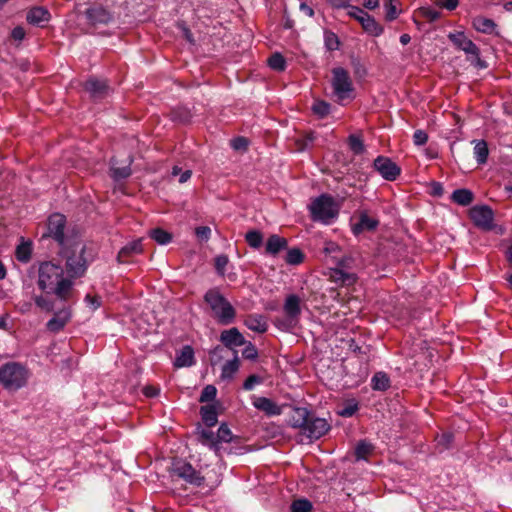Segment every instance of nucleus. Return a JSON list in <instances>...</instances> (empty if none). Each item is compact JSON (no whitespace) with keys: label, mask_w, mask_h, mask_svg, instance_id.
<instances>
[{"label":"nucleus","mask_w":512,"mask_h":512,"mask_svg":"<svg viewBox=\"0 0 512 512\" xmlns=\"http://www.w3.org/2000/svg\"><path fill=\"white\" fill-rule=\"evenodd\" d=\"M38 286L53 293L61 301H69L74 295V282L64 276L63 268L53 262H43L39 267Z\"/></svg>","instance_id":"f257e3e1"},{"label":"nucleus","mask_w":512,"mask_h":512,"mask_svg":"<svg viewBox=\"0 0 512 512\" xmlns=\"http://www.w3.org/2000/svg\"><path fill=\"white\" fill-rule=\"evenodd\" d=\"M85 246L80 240H73L72 243L64 245L60 254L66 260L67 278L73 279L82 277L87 270V261L84 258Z\"/></svg>","instance_id":"f03ea898"},{"label":"nucleus","mask_w":512,"mask_h":512,"mask_svg":"<svg viewBox=\"0 0 512 512\" xmlns=\"http://www.w3.org/2000/svg\"><path fill=\"white\" fill-rule=\"evenodd\" d=\"M30 373L28 368L16 361L0 366V385L7 391H17L26 386Z\"/></svg>","instance_id":"7ed1b4c3"},{"label":"nucleus","mask_w":512,"mask_h":512,"mask_svg":"<svg viewBox=\"0 0 512 512\" xmlns=\"http://www.w3.org/2000/svg\"><path fill=\"white\" fill-rule=\"evenodd\" d=\"M205 302L213 312V316L222 325L231 324L236 316V311L231 303L217 289H210L205 293Z\"/></svg>","instance_id":"20e7f679"},{"label":"nucleus","mask_w":512,"mask_h":512,"mask_svg":"<svg viewBox=\"0 0 512 512\" xmlns=\"http://www.w3.org/2000/svg\"><path fill=\"white\" fill-rule=\"evenodd\" d=\"M283 312L284 316L276 317L274 324L281 331H292L300 321L302 312L300 297L295 294L288 295L283 305Z\"/></svg>","instance_id":"39448f33"},{"label":"nucleus","mask_w":512,"mask_h":512,"mask_svg":"<svg viewBox=\"0 0 512 512\" xmlns=\"http://www.w3.org/2000/svg\"><path fill=\"white\" fill-rule=\"evenodd\" d=\"M311 218L323 224L332 223L337 215L338 208L332 197L323 194L315 198L309 205Z\"/></svg>","instance_id":"423d86ee"},{"label":"nucleus","mask_w":512,"mask_h":512,"mask_svg":"<svg viewBox=\"0 0 512 512\" xmlns=\"http://www.w3.org/2000/svg\"><path fill=\"white\" fill-rule=\"evenodd\" d=\"M336 267L331 269L330 278L333 282L341 285H352L357 280V275L354 272L357 267L356 259L352 255L337 258L335 261Z\"/></svg>","instance_id":"0eeeda50"},{"label":"nucleus","mask_w":512,"mask_h":512,"mask_svg":"<svg viewBox=\"0 0 512 512\" xmlns=\"http://www.w3.org/2000/svg\"><path fill=\"white\" fill-rule=\"evenodd\" d=\"M331 85L338 102L351 99L354 91L350 74L342 67L332 69Z\"/></svg>","instance_id":"6e6552de"},{"label":"nucleus","mask_w":512,"mask_h":512,"mask_svg":"<svg viewBox=\"0 0 512 512\" xmlns=\"http://www.w3.org/2000/svg\"><path fill=\"white\" fill-rule=\"evenodd\" d=\"M172 475L183 479L188 484L196 487L204 483V477L194 467L183 460L174 461L172 464Z\"/></svg>","instance_id":"1a4fd4ad"},{"label":"nucleus","mask_w":512,"mask_h":512,"mask_svg":"<svg viewBox=\"0 0 512 512\" xmlns=\"http://www.w3.org/2000/svg\"><path fill=\"white\" fill-rule=\"evenodd\" d=\"M348 14L356 19L362 25L363 29L373 35L379 36L383 33V27L379 25L375 19L367 12L357 6H350Z\"/></svg>","instance_id":"9d476101"},{"label":"nucleus","mask_w":512,"mask_h":512,"mask_svg":"<svg viewBox=\"0 0 512 512\" xmlns=\"http://www.w3.org/2000/svg\"><path fill=\"white\" fill-rule=\"evenodd\" d=\"M65 228V217L62 214H53L49 217L48 220V232L51 237H53L59 245L64 247V245H68L73 242V240H79L78 238H68L64 234Z\"/></svg>","instance_id":"9b49d317"},{"label":"nucleus","mask_w":512,"mask_h":512,"mask_svg":"<svg viewBox=\"0 0 512 512\" xmlns=\"http://www.w3.org/2000/svg\"><path fill=\"white\" fill-rule=\"evenodd\" d=\"M373 168L387 181H394L401 174V168L386 156H378L373 162Z\"/></svg>","instance_id":"f8f14e48"},{"label":"nucleus","mask_w":512,"mask_h":512,"mask_svg":"<svg viewBox=\"0 0 512 512\" xmlns=\"http://www.w3.org/2000/svg\"><path fill=\"white\" fill-rule=\"evenodd\" d=\"M470 217L473 223L484 231H490L494 228V213L488 206H474L470 210Z\"/></svg>","instance_id":"ddd939ff"},{"label":"nucleus","mask_w":512,"mask_h":512,"mask_svg":"<svg viewBox=\"0 0 512 512\" xmlns=\"http://www.w3.org/2000/svg\"><path fill=\"white\" fill-rule=\"evenodd\" d=\"M329 429L330 425L324 418H318L311 414L301 432L309 439H319L324 436Z\"/></svg>","instance_id":"4468645a"},{"label":"nucleus","mask_w":512,"mask_h":512,"mask_svg":"<svg viewBox=\"0 0 512 512\" xmlns=\"http://www.w3.org/2000/svg\"><path fill=\"white\" fill-rule=\"evenodd\" d=\"M253 406L263 412L268 417L279 416L283 413L286 404L279 405L270 398L263 396H254L252 401Z\"/></svg>","instance_id":"2eb2a0df"},{"label":"nucleus","mask_w":512,"mask_h":512,"mask_svg":"<svg viewBox=\"0 0 512 512\" xmlns=\"http://www.w3.org/2000/svg\"><path fill=\"white\" fill-rule=\"evenodd\" d=\"M448 38L458 49L464 51L466 54L476 57L479 55L478 47L465 36L464 32L450 33Z\"/></svg>","instance_id":"dca6fc26"},{"label":"nucleus","mask_w":512,"mask_h":512,"mask_svg":"<svg viewBox=\"0 0 512 512\" xmlns=\"http://www.w3.org/2000/svg\"><path fill=\"white\" fill-rule=\"evenodd\" d=\"M51 19L49 10L43 6L30 8L26 14V20L29 24L44 27Z\"/></svg>","instance_id":"f3484780"},{"label":"nucleus","mask_w":512,"mask_h":512,"mask_svg":"<svg viewBox=\"0 0 512 512\" xmlns=\"http://www.w3.org/2000/svg\"><path fill=\"white\" fill-rule=\"evenodd\" d=\"M70 319L71 311L68 307H64L55 312L54 316L47 322L46 327L50 332L57 333L65 327Z\"/></svg>","instance_id":"a211bd4d"},{"label":"nucleus","mask_w":512,"mask_h":512,"mask_svg":"<svg viewBox=\"0 0 512 512\" xmlns=\"http://www.w3.org/2000/svg\"><path fill=\"white\" fill-rule=\"evenodd\" d=\"M85 90L94 99H100L108 94L109 87L104 80L90 78L85 83Z\"/></svg>","instance_id":"6ab92c4d"},{"label":"nucleus","mask_w":512,"mask_h":512,"mask_svg":"<svg viewBox=\"0 0 512 512\" xmlns=\"http://www.w3.org/2000/svg\"><path fill=\"white\" fill-rule=\"evenodd\" d=\"M220 341L230 349L245 344V339L237 328L224 330L220 335Z\"/></svg>","instance_id":"aec40b11"},{"label":"nucleus","mask_w":512,"mask_h":512,"mask_svg":"<svg viewBox=\"0 0 512 512\" xmlns=\"http://www.w3.org/2000/svg\"><path fill=\"white\" fill-rule=\"evenodd\" d=\"M244 324L246 327L257 333H264L268 329L266 317L260 314H250L246 317Z\"/></svg>","instance_id":"412c9836"},{"label":"nucleus","mask_w":512,"mask_h":512,"mask_svg":"<svg viewBox=\"0 0 512 512\" xmlns=\"http://www.w3.org/2000/svg\"><path fill=\"white\" fill-rule=\"evenodd\" d=\"M310 415L311 413L306 408L295 407L292 409L290 414L289 424L293 428H299L302 430Z\"/></svg>","instance_id":"4be33fe9"},{"label":"nucleus","mask_w":512,"mask_h":512,"mask_svg":"<svg viewBox=\"0 0 512 512\" xmlns=\"http://www.w3.org/2000/svg\"><path fill=\"white\" fill-rule=\"evenodd\" d=\"M379 222L377 219L370 217L367 213H361L359 221L355 224L353 232L359 234L362 231H373L378 226Z\"/></svg>","instance_id":"5701e85b"},{"label":"nucleus","mask_w":512,"mask_h":512,"mask_svg":"<svg viewBox=\"0 0 512 512\" xmlns=\"http://www.w3.org/2000/svg\"><path fill=\"white\" fill-rule=\"evenodd\" d=\"M194 364V351L191 346H184L176 356L174 366L177 368L190 367Z\"/></svg>","instance_id":"b1692460"},{"label":"nucleus","mask_w":512,"mask_h":512,"mask_svg":"<svg viewBox=\"0 0 512 512\" xmlns=\"http://www.w3.org/2000/svg\"><path fill=\"white\" fill-rule=\"evenodd\" d=\"M288 245V242L285 238L280 237L277 234L271 235L267 242H266V253L271 255H276L279 253L282 249L286 248Z\"/></svg>","instance_id":"393cba45"},{"label":"nucleus","mask_w":512,"mask_h":512,"mask_svg":"<svg viewBox=\"0 0 512 512\" xmlns=\"http://www.w3.org/2000/svg\"><path fill=\"white\" fill-rule=\"evenodd\" d=\"M200 442L213 450L216 454L220 453V446H218L216 433L211 430H202L199 435Z\"/></svg>","instance_id":"a878e982"},{"label":"nucleus","mask_w":512,"mask_h":512,"mask_svg":"<svg viewBox=\"0 0 512 512\" xmlns=\"http://www.w3.org/2000/svg\"><path fill=\"white\" fill-rule=\"evenodd\" d=\"M86 15L92 23H107L110 20V14L102 7L90 8Z\"/></svg>","instance_id":"bb28decb"},{"label":"nucleus","mask_w":512,"mask_h":512,"mask_svg":"<svg viewBox=\"0 0 512 512\" xmlns=\"http://www.w3.org/2000/svg\"><path fill=\"white\" fill-rule=\"evenodd\" d=\"M473 27L481 33L491 34L495 30L496 24L492 19L478 16L473 19Z\"/></svg>","instance_id":"cd10ccee"},{"label":"nucleus","mask_w":512,"mask_h":512,"mask_svg":"<svg viewBox=\"0 0 512 512\" xmlns=\"http://www.w3.org/2000/svg\"><path fill=\"white\" fill-rule=\"evenodd\" d=\"M373 390L385 391L390 387V378L385 372H376L371 379Z\"/></svg>","instance_id":"c85d7f7f"},{"label":"nucleus","mask_w":512,"mask_h":512,"mask_svg":"<svg viewBox=\"0 0 512 512\" xmlns=\"http://www.w3.org/2000/svg\"><path fill=\"white\" fill-rule=\"evenodd\" d=\"M142 252L141 240L133 241L126 246H124L118 253V261L124 262L125 258L132 254H139Z\"/></svg>","instance_id":"c756f323"},{"label":"nucleus","mask_w":512,"mask_h":512,"mask_svg":"<svg viewBox=\"0 0 512 512\" xmlns=\"http://www.w3.org/2000/svg\"><path fill=\"white\" fill-rule=\"evenodd\" d=\"M451 199L461 206H467L472 203L474 195L468 189H457L452 193Z\"/></svg>","instance_id":"7c9ffc66"},{"label":"nucleus","mask_w":512,"mask_h":512,"mask_svg":"<svg viewBox=\"0 0 512 512\" xmlns=\"http://www.w3.org/2000/svg\"><path fill=\"white\" fill-rule=\"evenodd\" d=\"M239 369V359L237 356V352H235V356L232 360L227 361L223 367L221 372V379L223 380H231L234 374Z\"/></svg>","instance_id":"2f4dec72"},{"label":"nucleus","mask_w":512,"mask_h":512,"mask_svg":"<svg viewBox=\"0 0 512 512\" xmlns=\"http://www.w3.org/2000/svg\"><path fill=\"white\" fill-rule=\"evenodd\" d=\"M374 450V446L365 440L360 441L355 447V457L356 460H367L368 457L372 454Z\"/></svg>","instance_id":"473e14b6"},{"label":"nucleus","mask_w":512,"mask_h":512,"mask_svg":"<svg viewBox=\"0 0 512 512\" xmlns=\"http://www.w3.org/2000/svg\"><path fill=\"white\" fill-rule=\"evenodd\" d=\"M489 155V150L487 143L484 140H479L475 142L474 146V156L478 164L483 165L487 162V158Z\"/></svg>","instance_id":"72a5a7b5"},{"label":"nucleus","mask_w":512,"mask_h":512,"mask_svg":"<svg viewBox=\"0 0 512 512\" xmlns=\"http://www.w3.org/2000/svg\"><path fill=\"white\" fill-rule=\"evenodd\" d=\"M31 299L34 304L43 311L52 312L54 310V302L44 295H36L31 292Z\"/></svg>","instance_id":"f704fd0d"},{"label":"nucleus","mask_w":512,"mask_h":512,"mask_svg":"<svg viewBox=\"0 0 512 512\" xmlns=\"http://www.w3.org/2000/svg\"><path fill=\"white\" fill-rule=\"evenodd\" d=\"M32 253V247L31 243L29 242H22L19 244L16 248V258L18 261L26 263L30 260Z\"/></svg>","instance_id":"c9c22d12"},{"label":"nucleus","mask_w":512,"mask_h":512,"mask_svg":"<svg viewBox=\"0 0 512 512\" xmlns=\"http://www.w3.org/2000/svg\"><path fill=\"white\" fill-rule=\"evenodd\" d=\"M201 416L204 423L209 427H212L217 423V413L213 406L202 407Z\"/></svg>","instance_id":"e433bc0d"},{"label":"nucleus","mask_w":512,"mask_h":512,"mask_svg":"<svg viewBox=\"0 0 512 512\" xmlns=\"http://www.w3.org/2000/svg\"><path fill=\"white\" fill-rule=\"evenodd\" d=\"M149 234L160 245L168 244L172 239V235L161 228L152 229Z\"/></svg>","instance_id":"4c0bfd02"},{"label":"nucleus","mask_w":512,"mask_h":512,"mask_svg":"<svg viewBox=\"0 0 512 512\" xmlns=\"http://www.w3.org/2000/svg\"><path fill=\"white\" fill-rule=\"evenodd\" d=\"M24 295L26 298L17 302L16 309L21 314H28L32 311L33 300L31 299V292H28L27 289L24 291Z\"/></svg>","instance_id":"58836bf2"},{"label":"nucleus","mask_w":512,"mask_h":512,"mask_svg":"<svg viewBox=\"0 0 512 512\" xmlns=\"http://www.w3.org/2000/svg\"><path fill=\"white\" fill-rule=\"evenodd\" d=\"M245 240L250 247L258 249L263 243V235L257 230H251L246 233Z\"/></svg>","instance_id":"ea45409f"},{"label":"nucleus","mask_w":512,"mask_h":512,"mask_svg":"<svg viewBox=\"0 0 512 512\" xmlns=\"http://www.w3.org/2000/svg\"><path fill=\"white\" fill-rule=\"evenodd\" d=\"M304 260V254L298 248L289 249L285 261L289 265H299Z\"/></svg>","instance_id":"a19ab883"},{"label":"nucleus","mask_w":512,"mask_h":512,"mask_svg":"<svg viewBox=\"0 0 512 512\" xmlns=\"http://www.w3.org/2000/svg\"><path fill=\"white\" fill-rule=\"evenodd\" d=\"M218 446L221 447L222 443H229L232 440V432L226 424H221L216 432Z\"/></svg>","instance_id":"79ce46f5"},{"label":"nucleus","mask_w":512,"mask_h":512,"mask_svg":"<svg viewBox=\"0 0 512 512\" xmlns=\"http://www.w3.org/2000/svg\"><path fill=\"white\" fill-rule=\"evenodd\" d=\"M349 148L354 154H362L365 151V146L360 137L356 135H350L348 138Z\"/></svg>","instance_id":"37998d69"},{"label":"nucleus","mask_w":512,"mask_h":512,"mask_svg":"<svg viewBox=\"0 0 512 512\" xmlns=\"http://www.w3.org/2000/svg\"><path fill=\"white\" fill-rule=\"evenodd\" d=\"M111 171L113 178L116 180L125 179L130 176L131 169H130V163L128 165H125L123 167H117L116 163H112Z\"/></svg>","instance_id":"c03bdc74"},{"label":"nucleus","mask_w":512,"mask_h":512,"mask_svg":"<svg viewBox=\"0 0 512 512\" xmlns=\"http://www.w3.org/2000/svg\"><path fill=\"white\" fill-rule=\"evenodd\" d=\"M312 504L307 499H298L291 504V512H310Z\"/></svg>","instance_id":"a18cd8bd"},{"label":"nucleus","mask_w":512,"mask_h":512,"mask_svg":"<svg viewBox=\"0 0 512 512\" xmlns=\"http://www.w3.org/2000/svg\"><path fill=\"white\" fill-rule=\"evenodd\" d=\"M269 66L276 71H283L286 66L285 59L279 53L273 54L268 60Z\"/></svg>","instance_id":"49530a36"},{"label":"nucleus","mask_w":512,"mask_h":512,"mask_svg":"<svg viewBox=\"0 0 512 512\" xmlns=\"http://www.w3.org/2000/svg\"><path fill=\"white\" fill-rule=\"evenodd\" d=\"M312 111L319 117L323 118L329 114L330 105L325 101H316L312 105Z\"/></svg>","instance_id":"de8ad7c7"},{"label":"nucleus","mask_w":512,"mask_h":512,"mask_svg":"<svg viewBox=\"0 0 512 512\" xmlns=\"http://www.w3.org/2000/svg\"><path fill=\"white\" fill-rule=\"evenodd\" d=\"M339 251L340 247L337 243L332 241H326L324 243L323 252L327 256L331 257L333 261H335L338 258L337 254L339 253Z\"/></svg>","instance_id":"09e8293b"},{"label":"nucleus","mask_w":512,"mask_h":512,"mask_svg":"<svg viewBox=\"0 0 512 512\" xmlns=\"http://www.w3.org/2000/svg\"><path fill=\"white\" fill-rule=\"evenodd\" d=\"M228 263H229V258L227 255L221 254L215 258L214 265H215V269H216V272L218 275H220L222 277L225 276V269H226V266Z\"/></svg>","instance_id":"8fccbe9b"},{"label":"nucleus","mask_w":512,"mask_h":512,"mask_svg":"<svg viewBox=\"0 0 512 512\" xmlns=\"http://www.w3.org/2000/svg\"><path fill=\"white\" fill-rule=\"evenodd\" d=\"M384 7L386 11L385 17L388 21H392L397 18L398 10L396 7V0H386Z\"/></svg>","instance_id":"3c124183"},{"label":"nucleus","mask_w":512,"mask_h":512,"mask_svg":"<svg viewBox=\"0 0 512 512\" xmlns=\"http://www.w3.org/2000/svg\"><path fill=\"white\" fill-rule=\"evenodd\" d=\"M217 394V389L213 385H207L202 390L200 396V402H209L215 399Z\"/></svg>","instance_id":"603ef678"},{"label":"nucleus","mask_w":512,"mask_h":512,"mask_svg":"<svg viewBox=\"0 0 512 512\" xmlns=\"http://www.w3.org/2000/svg\"><path fill=\"white\" fill-rule=\"evenodd\" d=\"M419 12L423 17L427 18L431 22H434L441 17V13L439 11L429 7H422L419 9Z\"/></svg>","instance_id":"864d4df0"},{"label":"nucleus","mask_w":512,"mask_h":512,"mask_svg":"<svg viewBox=\"0 0 512 512\" xmlns=\"http://www.w3.org/2000/svg\"><path fill=\"white\" fill-rule=\"evenodd\" d=\"M358 410V405L355 402L346 404L340 411L339 415L342 417H351Z\"/></svg>","instance_id":"5fc2aeb1"},{"label":"nucleus","mask_w":512,"mask_h":512,"mask_svg":"<svg viewBox=\"0 0 512 512\" xmlns=\"http://www.w3.org/2000/svg\"><path fill=\"white\" fill-rule=\"evenodd\" d=\"M262 382L261 377L257 375H250L243 383V388L247 391L252 390L257 384Z\"/></svg>","instance_id":"6e6d98bb"},{"label":"nucleus","mask_w":512,"mask_h":512,"mask_svg":"<svg viewBox=\"0 0 512 512\" xmlns=\"http://www.w3.org/2000/svg\"><path fill=\"white\" fill-rule=\"evenodd\" d=\"M85 303L87 304V306L90 307V309L92 311H95L96 309H98L101 305V299L100 297L98 296H93V295H90V294H87L85 296V299H84Z\"/></svg>","instance_id":"4d7b16f0"},{"label":"nucleus","mask_w":512,"mask_h":512,"mask_svg":"<svg viewBox=\"0 0 512 512\" xmlns=\"http://www.w3.org/2000/svg\"><path fill=\"white\" fill-rule=\"evenodd\" d=\"M242 355L245 359L254 360L257 355V349L252 343H249L242 351Z\"/></svg>","instance_id":"13d9d810"},{"label":"nucleus","mask_w":512,"mask_h":512,"mask_svg":"<svg viewBox=\"0 0 512 512\" xmlns=\"http://www.w3.org/2000/svg\"><path fill=\"white\" fill-rule=\"evenodd\" d=\"M415 145L422 146L428 141V135L423 130H416L413 135Z\"/></svg>","instance_id":"bf43d9fd"},{"label":"nucleus","mask_w":512,"mask_h":512,"mask_svg":"<svg viewBox=\"0 0 512 512\" xmlns=\"http://www.w3.org/2000/svg\"><path fill=\"white\" fill-rule=\"evenodd\" d=\"M459 4V0H438L436 2V5L441 7V8H445L449 11H453L457 8Z\"/></svg>","instance_id":"052dcab7"},{"label":"nucleus","mask_w":512,"mask_h":512,"mask_svg":"<svg viewBox=\"0 0 512 512\" xmlns=\"http://www.w3.org/2000/svg\"><path fill=\"white\" fill-rule=\"evenodd\" d=\"M197 237L202 241H207L211 235V229L208 226H200L195 230Z\"/></svg>","instance_id":"680f3d73"},{"label":"nucleus","mask_w":512,"mask_h":512,"mask_svg":"<svg viewBox=\"0 0 512 512\" xmlns=\"http://www.w3.org/2000/svg\"><path fill=\"white\" fill-rule=\"evenodd\" d=\"M231 145L235 150H242L247 147L248 142H247L246 138L238 137L231 141Z\"/></svg>","instance_id":"e2e57ef3"},{"label":"nucleus","mask_w":512,"mask_h":512,"mask_svg":"<svg viewBox=\"0 0 512 512\" xmlns=\"http://www.w3.org/2000/svg\"><path fill=\"white\" fill-rule=\"evenodd\" d=\"M25 30L23 27L21 26H17L15 27L12 32H11V37L15 40V41H22L25 37Z\"/></svg>","instance_id":"0e129e2a"},{"label":"nucleus","mask_w":512,"mask_h":512,"mask_svg":"<svg viewBox=\"0 0 512 512\" xmlns=\"http://www.w3.org/2000/svg\"><path fill=\"white\" fill-rule=\"evenodd\" d=\"M338 39L337 37L334 35V34H330L329 36H327L326 38V45L328 47L329 50H335L338 48Z\"/></svg>","instance_id":"69168bd1"},{"label":"nucleus","mask_w":512,"mask_h":512,"mask_svg":"<svg viewBox=\"0 0 512 512\" xmlns=\"http://www.w3.org/2000/svg\"><path fill=\"white\" fill-rule=\"evenodd\" d=\"M452 434L451 433H444L441 435V437L438 439V443L442 445L444 448H448L449 445L452 442Z\"/></svg>","instance_id":"338daca9"},{"label":"nucleus","mask_w":512,"mask_h":512,"mask_svg":"<svg viewBox=\"0 0 512 512\" xmlns=\"http://www.w3.org/2000/svg\"><path fill=\"white\" fill-rule=\"evenodd\" d=\"M363 6L366 9L374 10L379 6V0H363Z\"/></svg>","instance_id":"774afa93"}]
</instances>
